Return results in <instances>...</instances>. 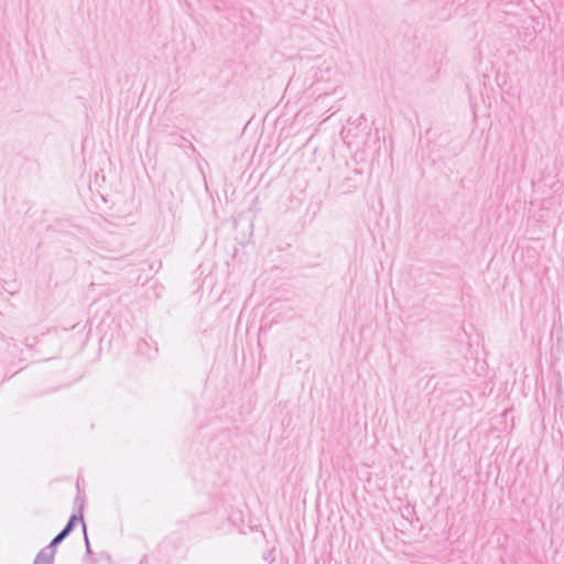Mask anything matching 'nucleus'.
<instances>
[{
  "instance_id": "obj_1",
  "label": "nucleus",
  "mask_w": 564,
  "mask_h": 564,
  "mask_svg": "<svg viewBox=\"0 0 564 564\" xmlns=\"http://www.w3.org/2000/svg\"><path fill=\"white\" fill-rule=\"evenodd\" d=\"M80 521L83 524V531H86V523L84 521L83 514H72L65 524V527L59 531L50 542L47 546L42 549L39 553H45L50 557L55 556L56 546L59 545L74 530L76 523Z\"/></svg>"
},
{
  "instance_id": "obj_2",
  "label": "nucleus",
  "mask_w": 564,
  "mask_h": 564,
  "mask_svg": "<svg viewBox=\"0 0 564 564\" xmlns=\"http://www.w3.org/2000/svg\"><path fill=\"white\" fill-rule=\"evenodd\" d=\"M33 564H54V557H50L45 553H37Z\"/></svg>"
},
{
  "instance_id": "obj_3",
  "label": "nucleus",
  "mask_w": 564,
  "mask_h": 564,
  "mask_svg": "<svg viewBox=\"0 0 564 564\" xmlns=\"http://www.w3.org/2000/svg\"><path fill=\"white\" fill-rule=\"evenodd\" d=\"M84 541H85V546H86V555L89 556L93 554V551L90 549V543H89V539L87 535V531H84Z\"/></svg>"
},
{
  "instance_id": "obj_4",
  "label": "nucleus",
  "mask_w": 564,
  "mask_h": 564,
  "mask_svg": "<svg viewBox=\"0 0 564 564\" xmlns=\"http://www.w3.org/2000/svg\"><path fill=\"white\" fill-rule=\"evenodd\" d=\"M75 502L78 503L79 506V512L82 513L83 511V508H84V499L80 497V495L78 494L75 498Z\"/></svg>"
},
{
  "instance_id": "obj_5",
  "label": "nucleus",
  "mask_w": 564,
  "mask_h": 564,
  "mask_svg": "<svg viewBox=\"0 0 564 564\" xmlns=\"http://www.w3.org/2000/svg\"><path fill=\"white\" fill-rule=\"evenodd\" d=\"M171 137L173 138L172 142H173L174 144H177V138H176V135L171 134ZM178 139H181V140H185V138H184V137H178Z\"/></svg>"
},
{
  "instance_id": "obj_6",
  "label": "nucleus",
  "mask_w": 564,
  "mask_h": 564,
  "mask_svg": "<svg viewBox=\"0 0 564 564\" xmlns=\"http://www.w3.org/2000/svg\"><path fill=\"white\" fill-rule=\"evenodd\" d=\"M324 79L323 70L321 69L319 75H317V80Z\"/></svg>"
},
{
  "instance_id": "obj_7",
  "label": "nucleus",
  "mask_w": 564,
  "mask_h": 564,
  "mask_svg": "<svg viewBox=\"0 0 564 564\" xmlns=\"http://www.w3.org/2000/svg\"><path fill=\"white\" fill-rule=\"evenodd\" d=\"M354 173L355 174H361V172L359 170H354Z\"/></svg>"
}]
</instances>
